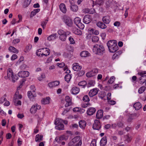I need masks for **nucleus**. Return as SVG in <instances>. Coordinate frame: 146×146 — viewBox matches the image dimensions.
I'll return each mask as SVG.
<instances>
[{"instance_id":"obj_1","label":"nucleus","mask_w":146,"mask_h":146,"mask_svg":"<svg viewBox=\"0 0 146 146\" xmlns=\"http://www.w3.org/2000/svg\"><path fill=\"white\" fill-rule=\"evenodd\" d=\"M7 76L5 77V78L8 79L13 82H15L18 79V77L15 75H14L12 69L10 68L8 69L7 71Z\"/></svg>"},{"instance_id":"obj_2","label":"nucleus","mask_w":146,"mask_h":146,"mask_svg":"<svg viewBox=\"0 0 146 146\" xmlns=\"http://www.w3.org/2000/svg\"><path fill=\"white\" fill-rule=\"evenodd\" d=\"M107 45L110 52H114L118 49V47L115 40H110L107 43Z\"/></svg>"},{"instance_id":"obj_3","label":"nucleus","mask_w":146,"mask_h":146,"mask_svg":"<svg viewBox=\"0 0 146 146\" xmlns=\"http://www.w3.org/2000/svg\"><path fill=\"white\" fill-rule=\"evenodd\" d=\"M50 53V49L47 48L39 49L36 52V55L40 57L47 56L49 55Z\"/></svg>"},{"instance_id":"obj_4","label":"nucleus","mask_w":146,"mask_h":146,"mask_svg":"<svg viewBox=\"0 0 146 146\" xmlns=\"http://www.w3.org/2000/svg\"><path fill=\"white\" fill-rule=\"evenodd\" d=\"M92 50L95 54L99 55H102L104 53V48L102 45L96 44L94 46Z\"/></svg>"},{"instance_id":"obj_5","label":"nucleus","mask_w":146,"mask_h":146,"mask_svg":"<svg viewBox=\"0 0 146 146\" xmlns=\"http://www.w3.org/2000/svg\"><path fill=\"white\" fill-rule=\"evenodd\" d=\"M58 35H59V38L62 41H64L66 40L67 36L70 34V32L69 31L65 32L62 30H59L58 31Z\"/></svg>"},{"instance_id":"obj_6","label":"nucleus","mask_w":146,"mask_h":146,"mask_svg":"<svg viewBox=\"0 0 146 146\" xmlns=\"http://www.w3.org/2000/svg\"><path fill=\"white\" fill-rule=\"evenodd\" d=\"M55 124L56 125V128L59 130L64 129V126L63 124V120L60 118L56 119L55 121Z\"/></svg>"},{"instance_id":"obj_7","label":"nucleus","mask_w":146,"mask_h":146,"mask_svg":"<svg viewBox=\"0 0 146 146\" xmlns=\"http://www.w3.org/2000/svg\"><path fill=\"white\" fill-rule=\"evenodd\" d=\"M79 141L77 144L78 146H80L82 144V141L80 140V137L79 136H76L73 139L68 143L69 146L73 145L76 142Z\"/></svg>"},{"instance_id":"obj_8","label":"nucleus","mask_w":146,"mask_h":146,"mask_svg":"<svg viewBox=\"0 0 146 146\" xmlns=\"http://www.w3.org/2000/svg\"><path fill=\"white\" fill-rule=\"evenodd\" d=\"M74 22L75 24L77 27L81 29H83L84 26L83 24L81 22V19L78 17L75 18L74 20Z\"/></svg>"},{"instance_id":"obj_9","label":"nucleus","mask_w":146,"mask_h":146,"mask_svg":"<svg viewBox=\"0 0 146 146\" xmlns=\"http://www.w3.org/2000/svg\"><path fill=\"white\" fill-rule=\"evenodd\" d=\"M41 106L37 104L33 105L30 109V112L32 114H35L38 110L41 109Z\"/></svg>"},{"instance_id":"obj_10","label":"nucleus","mask_w":146,"mask_h":146,"mask_svg":"<svg viewBox=\"0 0 146 146\" xmlns=\"http://www.w3.org/2000/svg\"><path fill=\"white\" fill-rule=\"evenodd\" d=\"M63 21L67 25L69 26H71L72 25V20L69 17L66 16L64 17Z\"/></svg>"},{"instance_id":"obj_11","label":"nucleus","mask_w":146,"mask_h":146,"mask_svg":"<svg viewBox=\"0 0 146 146\" xmlns=\"http://www.w3.org/2000/svg\"><path fill=\"white\" fill-rule=\"evenodd\" d=\"M99 89L95 88L91 90L89 92L88 95L90 97H92L96 95L98 92Z\"/></svg>"},{"instance_id":"obj_12","label":"nucleus","mask_w":146,"mask_h":146,"mask_svg":"<svg viewBox=\"0 0 146 146\" xmlns=\"http://www.w3.org/2000/svg\"><path fill=\"white\" fill-rule=\"evenodd\" d=\"M29 73L27 71H22L19 72L18 74V76L21 77H28Z\"/></svg>"},{"instance_id":"obj_13","label":"nucleus","mask_w":146,"mask_h":146,"mask_svg":"<svg viewBox=\"0 0 146 146\" xmlns=\"http://www.w3.org/2000/svg\"><path fill=\"white\" fill-rule=\"evenodd\" d=\"M101 127L100 123L99 120H96L93 124V128L94 129L99 130Z\"/></svg>"},{"instance_id":"obj_14","label":"nucleus","mask_w":146,"mask_h":146,"mask_svg":"<svg viewBox=\"0 0 146 146\" xmlns=\"http://www.w3.org/2000/svg\"><path fill=\"white\" fill-rule=\"evenodd\" d=\"M59 81H56L48 83V86L50 88H52L59 85Z\"/></svg>"},{"instance_id":"obj_15","label":"nucleus","mask_w":146,"mask_h":146,"mask_svg":"<svg viewBox=\"0 0 146 146\" xmlns=\"http://www.w3.org/2000/svg\"><path fill=\"white\" fill-rule=\"evenodd\" d=\"M72 69L75 71H78L82 68V66H80L79 64L77 63H74L72 65Z\"/></svg>"},{"instance_id":"obj_16","label":"nucleus","mask_w":146,"mask_h":146,"mask_svg":"<svg viewBox=\"0 0 146 146\" xmlns=\"http://www.w3.org/2000/svg\"><path fill=\"white\" fill-rule=\"evenodd\" d=\"M83 20V22L85 23L88 24L91 22V19L90 16L86 15L84 16Z\"/></svg>"},{"instance_id":"obj_17","label":"nucleus","mask_w":146,"mask_h":146,"mask_svg":"<svg viewBox=\"0 0 146 146\" xmlns=\"http://www.w3.org/2000/svg\"><path fill=\"white\" fill-rule=\"evenodd\" d=\"M96 111V110L94 108H90L88 110L87 113L88 115H93Z\"/></svg>"},{"instance_id":"obj_18","label":"nucleus","mask_w":146,"mask_h":146,"mask_svg":"<svg viewBox=\"0 0 146 146\" xmlns=\"http://www.w3.org/2000/svg\"><path fill=\"white\" fill-rule=\"evenodd\" d=\"M60 9L61 11L64 13H65L67 11V9L65 5L63 3H61L59 5Z\"/></svg>"},{"instance_id":"obj_19","label":"nucleus","mask_w":146,"mask_h":146,"mask_svg":"<svg viewBox=\"0 0 146 146\" xmlns=\"http://www.w3.org/2000/svg\"><path fill=\"white\" fill-rule=\"evenodd\" d=\"M68 139V137H66L65 135H63L59 137H56L55 140L58 142L62 141L64 140H66Z\"/></svg>"},{"instance_id":"obj_20","label":"nucleus","mask_w":146,"mask_h":146,"mask_svg":"<svg viewBox=\"0 0 146 146\" xmlns=\"http://www.w3.org/2000/svg\"><path fill=\"white\" fill-rule=\"evenodd\" d=\"M79 91L80 89L76 87H73L71 90L72 94H76L79 92Z\"/></svg>"},{"instance_id":"obj_21","label":"nucleus","mask_w":146,"mask_h":146,"mask_svg":"<svg viewBox=\"0 0 146 146\" xmlns=\"http://www.w3.org/2000/svg\"><path fill=\"white\" fill-rule=\"evenodd\" d=\"M50 98L49 97H47L41 100V103L43 104H48L50 103Z\"/></svg>"},{"instance_id":"obj_22","label":"nucleus","mask_w":146,"mask_h":146,"mask_svg":"<svg viewBox=\"0 0 146 146\" xmlns=\"http://www.w3.org/2000/svg\"><path fill=\"white\" fill-rule=\"evenodd\" d=\"M103 115V111L101 110H98L96 113V117L97 118L99 119L102 117Z\"/></svg>"},{"instance_id":"obj_23","label":"nucleus","mask_w":146,"mask_h":146,"mask_svg":"<svg viewBox=\"0 0 146 146\" xmlns=\"http://www.w3.org/2000/svg\"><path fill=\"white\" fill-rule=\"evenodd\" d=\"M102 21L105 23L108 24L110 21V17L108 16L104 17L102 18Z\"/></svg>"},{"instance_id":"obj_24","label":"nucleus","mask_w":146,"mask_h":146,"mask_svg":"<svg viewBox=\"0 0 146 146\" xmlns=\"http://www.w3.org/2000/svg\"><path fill=\"white\" fill-rule=\"evenodd\" d=\"M65 100L66 102L65 105L66 107L68 106L71 105V99L69 96H66L65 97Z\"/></svg>"},{"instance_id":"obj_25","label":"nucleus","mask_w":146,"mask_h":146,"mask_svg":"<svg viewBox=\"0 0 146 146\" xmlns=\"http://www.w3.org/2000/svg\"><path fill=\"white\" fill-rule=\"evenodd\" d=\"M79 124L80 127L82 129H84L86 125V122L84 120L80 121Z\"/></svg>"},{"instance_id":"obj_26","label":"nucleus","mask_w":146,"mask_h":146,"mask_svg":"<svg viewBox=\"0 0 146 146\" xmlns=\"http://www.w3.org/2000/svg\"><path fill=\"white\" fill-rule=\"evenodd\" d=\"M22 98V96L19 94V92L18 91H17L15 92L13 97V100H17L18 99H21Z\"/></svg>"},{"instance_id":"obj_27","label":"nucleus","mask_w":146,"mask_h":146,"mask_svg":"<svg viewBox=\"0 0 146 146\" xmlns=\"http://www.w3.org/2000/svg\"><path fill=\"white\" fill-rule=\"evenodd\" d=\"M107 143V138L106 137H104L102 138L100 141V145L101 146L105 145Z\"/></svg>"},{"instance_id":"obj_28","label":"nucleus","mask_w":146,"mask_h":146,"mask_svg":"<svg viewBox=\"0 0 146 146\" xmlns=\"http://www.w3.org/2000/svg\"><path fill=\"white\" fill-rule=\"evenodd\" d=\"M43 136L39 134L36 135L35 138V141L36 142H40L42 140Z\"/></svg>"},{"instance_id":"obj_29","label":"nucleus","mask_w":146,"mask_h":146,"mask_svg":"<svg viewBox=\"0 0 146 146\" xmlns=\"http://www.w3.org/2000/svg\"><path fill=\"white\" fill-rule=\"evenodd\" d=\"M40 9H34L31 12V14L30 15V17H33L37 13L40 11Z\"/></svg>"},{"instance_id":"obj_30","label":"nucleus","mask_w":146,"mask_h":146,"mask_svg":"<svg viewBox=\"0 0 146 146\" xmlns=\"http://www.w3.org/2000/svg\"><path fill=\"white\" fill-rule=\"evenodd\" d=\"M97 25L99 27L102 29H105L106 28V26L102 22H98L96 23Z\"/></svg>"},{"instance_id":"obj_31","label":"nucleus","mask_w":146,"mask_h":146,"mask_svg":"<svg viewBox=\"0 0 146 146\" xmlns=\"http://www.w3.org/2000/svg\"><path fill=\"white\" fill-rule=\"evenodd\" d=\"M56 38V34H54L51 35L47 37V39L49 41L53 40Z\"/></svg>"},{"instance_id":"obj_32","label":"nucleus","mask_w":146,"mask_h":146,"mask_svg":"<svg viewBox=\"0 0 146 146\" xmlns=\"http://www.w3.org/2000/svg\"><path fill=\"white\" fill-rule=\"evenodd\" d=\"M134 108L136 110H138L141 107V105L140 102H137L133 105Z\"/></svg>"},{"instance_id":"obj_33","label":"nucleus","mask_w":146,"mask_h":146,"mask_svg":"<svg viewBox=\"0 0 146 146\" xmlns=\"http://www.w3.org/2000/svg\"><path fill=\"white\" fill-rule=\"evenodd\" d=\"M121 51H119L115 53L113 56L112 59L113 60L117 59L119 56V55L120 54Z\"/></svg>"},{"instance_id":"obj_34","label":"nucleus","mask_w":146,"mask_h":146,"mask_svg":"<svg viewBox=\"0 0 146 146\" xmlns=\"http://www.w3.org/2000/svg\"><path fill=\"white\" fill-rule=\"evenodd\" d=\"M70 9L73 12H76L78 10V7L75 5H70Z\"/></svg>"},{"instance_id":"obj_35","label":"nucleus","mask_w":146,"mask_h":146,"mask_svg":"<svg viewBox=\"0 0 146 146\" xmlns=\"http://www.w3.org/2000/svg\"><path fill=\"white\" fill-rule=\"evenodd\" d=\"M32 0H25L23 5V7L25 8L27 7L30 4Z\"/></svg>"},{"instance_id":"obj_36","label":"nucleus","mask_w":146,"mask_h":146,"mask_svg":"<svg viewBox=\"0 0 146 146\" xmlns=\"http://www.w3.org/2000/svg\"><path fill=\"white\" fill-rule=\"evenodd\" d=\"M146 81V75L141 76L140 78V83L141 84H143Z\"/></svg>"},{"instance_id":"obj_37","label":"nucleus","mask_w":146,"mask_h":146,"mask_svg":"<svg viewBox=\"0 0 146 146\" xmlns=\"http://www.w3.org/2000/svg\"><path fill=\"white\" fill-rule=\"evenodd\" d=\"M9 50L14 53H17L19 52V50L11 46L9 48Z\"/></svg>"},{"instance_id":"obj_38","label":"nucleus","mask_w":146,"mask_h":146,"mask_svg":"<svg viewBox=\"0 0 146 146\" xmlns=\"http://www.w3.org/2000/svg\"><path fill=\"white\" fill-rule=\"evenodd\" d=\"M90 54L87 51H84L80 53V55L82 57H85L89 56Z\"/></svg>"},{"instance_id":"obj_39","label":"nucleus","mask_w":146,"mask_h":146,"mask_svg":"<svg viewBox=\"0 0 146 146\" xmlns=\"http://www.w3.org/2000/svg\"><path fill=\"white\" fill-rule=\"evenodd\" d=\"M113 2H111V0H110L106 1V7L107 8L110 7H112L113 5Z\"/></svg>"},{"instance_id":"obj_40","label":"nucleus","mask_w":146,"mask_h":146,"mask_svg":"<svg viewBox=\"0 0 146 146\" xmlns=\"http://www.w3.org/2000/svg\"><path fill=\"white\" fill-rule=\"evenodd\" d=\"M7 96L6 94H5L2 97L0 98V103L2 104L6 100V98Z\"/></svg>"},{"instance_id":"obj_41","label":"nucleus","mask_w":146,"mask_h":146,"mask_svg":"<svg viewBox=\"0 0 146 146\" xmlns=\"http://www.w3.org/2000/svg\"><path fill=\"white\" fill-rule=\"evenodd\" d=\"M125 140L128 142H130L132 139V137L131 136L127 135L125 136Z\"/></svg>"},{"instance_id":"obj_42","label":"nucleus","mask_w":146,"mask_h":146,"mask_svg":"<svg viewBox=\"0 0 146 146\" xmlns=\"http://www.w3.org/2000/svg\"><path fill=\"white\" fill-rule=\"evenodd\" d=\"M78 84L79 86H83V88H84L86 85L87 82L86 81H83L80 82Z\"/></svg>"},{"instance_id":"obj_43","label":"nucleus","mask_w":146,"mask_h":146,"mask_svg":"<svg viewBox=\"0 0 146 146\" xmlns=\"http://www.w3.org/2000/svg\"><path fill=\"white\" fill-rule=\"evenodd\" d=\"M115 78L114 76L111 77L108 81V84H112L115 81Z\"/></svg>"},{"instance_id":"obj_44","label":"nucleus","mask_w":146,"mask_h":146,"mask_svg":"<svg viewBox=\"0 0 146 146\" xmlns=\"http://www.w3.org/2000/svg\"><path fill=\"white\" fill-rule=\"evenodd\" d=\"M146 88L144 86H143L141 87L138 90V92L139 94H141L143 93L145 90Z\"/></svg>"},{"instance_id":"obj_45","label":"nucleus","mask_w":146,"mask_h":146,"mask_svg":"<svg viewBox=\"0 0 146 146\" xmlns=\"http://www.w3.org/2000/svg\"><path fill=\"white\" fill-rule=\"evenodd\" d=\"M27 95L29 98H31L35 96V95L32 93L31 91H29L27 93Z\"/></svg>"},{"instance_id":"obj_46","label":"nucleus","mask_w":146,"mask_h":146,"mask_svg":"<svg viewBox=\"0 0 146 146\" xmlns=\"http://www.w3.org/2000/svg\"><path fill=\"white\" fill-rule=\"evenodd\" d=\"M32 45L29 44L26 46L25 49V52H28L32 48Z\"/></svg>"},{"instance_id":"obj_47","label":"nucleus","mask_w":146,"mask_h":146,"mask_svg":"<svg viewBox=\"0 0 146 146\" xmlns=\"http://www.w3.org/2000/svg\"><path fill=\"white\" fill-rule=\"evenodd\" d=\"M47 22V20H45L42 22L41 23V26L43 29H44L46 25Z\"/></svg>"},{"instance_id":"obj_48","label":"nucleus","mask_w":146,"mask_h":146,"mask_svg":"<svg viewBox=\"0 0 146 146\" xmlns=\"http://www.w3.org/2000/svg\"><path fill=\"white\" fill-rule=\"evenodd\" d=\"M71 78V76L70 74H67L65 76V80L67 82L70 81Z\"/></svg>"},{"instance_id":"obj_49","label":"nucleus","mask_w":146,"mask_h":146,"mask_svg":"<svg viewBox=\"0 0 146 146\" xmlns=\"http://www.w3.org/2000/svg\"><path fill=\"white\" fill-rule=\"evenodd\" d=\"M91 106V104L89 102L85 103L82 104V106L83 108H86L87 107L89 106Z\"/></svg>"},{"instance_id":"obj_50","label":"nucleus","mask_w":146,"mask_h":146,"mask_svg":"<svg viewBox=\"0 0 146 146\" xmlns=\"http://www.w3.org/2000/svg\"><path fill=\"white\" fill-rule=\"evenodd\" d=\"M45 78V75L44 74H42L40 76L38 77V79L40 81H41L42 80L44 79Z\"/></svg>"},{"instance_id":"obj_51","label":"nucleus","mask_w":146,"mask_h":146,"mask_svg":"<svg viewBox=\"0 0 146 146\" xmlns=\"http://www.w3.org/2000/svg\"><path fill=\"white\" fill-rule=\"evenodd\" d=\"M94 76V74H93L92 71L87 72L86 74V76L88 77H91Z\"/></svg>"},{"instance_id":"obj_52","label":"nucleus","mask_w":146,"mask_h":146,"mask_svg":"<svg viewBox=\"0 0 146 146\" xmlns=\"http://www.w3.org/2000/svg\"><path fill=\"white\" fill-rule=\"evenodd\" d=\"M14 104L16 106L21 105V102L20 100L17 101V100H13Z\"/></svg>"},{"instance_id":"obj_53","label":"nucleus","mask_w":146,"mask_h":146,"mask_svg":"<svg viewBox=\"0 0 146 146\" xmlns=\"http://www.w3.org/2000/svg\"><path fill=\"white\" fill-rule=\"evenodd\" d=\"M74 33L77 35H81L82 34V32L81 31L78 29H75V30L74 31Z\"/></svg>"},{"instance_id":"obj_54","label":"nucleus","mask_w":146,"mask_h":146,"mask_svg":"<svg viewBox=\"0 0 146 146\" xmlns=\"http://www.w3.org/2000/svg\"><path fill=\"white\" fill-rule=\"evenodd\" d=\"M104 1V0H96L95 3L101 5L103 4Z\"/></svg>"},{"instance_id":"obj_55","label":"nucleus","mask_w":146,"mask_h":146,"mask_svg":"<svg viewBox=\"0 0 146 146\" xmlns=\"http://www.w3.org/2000/svg\"><path fill=\"white\" fill-rule=\"evenodd\" d=\"M83 100L85 102H89L90 99L88 96L87 95L84 96L83 97Z\"/></svg>"},{"instance_id":"obj_56","label":"nucleus","mask_w":146,"mask_h":146,"mask_svg":"<svg viewBox=\"0 0 146 146\" xmlns=\"http://www.w3.org/2000/svg\"><path fill=\"white\" fill-rule=\"evenodd\" d=\"M99 40V38L97 36H94L92 38V41L93 42H97Z\"/></svg>"},{"instance_id":"obj_57","label":"nucleus","mask_w":146,"mask_h":146,"mask_svg":"<svg viewBox=\"0 0 146 146\" xmlns=\"http://www.w3.org/2000/svg\"><path fill=\"white\" fill-rule=\"evenodd\" d=\"M91 146H96V139L93 140L90 144Z\"/></svg>"},{"instance_id":"obj_58","label":"nucleus","mask_w":146,"mask_h":146,"mask_svg":"<svg viewBox=\"0 0 146 146\" xmlns=\"http://www.w3.org/2000/svg\"><path fill=\"white\" fill-rule=\"evenodd\" d=\"M95 84V82L93 80H90L88 83V84L89 85V86H93Z\"/></svg>"},{"instance_id":"obj_59","label":"nucleus","mask_w":146,"mask_h":146,"mask_svg":"<svg viewBox=\"0 0 146 146\" xmlns=\"http://www.w3.org/2000/svg\"><path fill=\"white\" fill-rule=\"evenodd\" d=\"M87 12L90 14H93L95 12V11L94 9H88Z\"/></svg>"},{"instance_id":"obj_60","label":"nucleus","mask_w":146,"mask_h":146,"mask_svg":"<svg viewBox=\"0 0 146 146\" xmlns=\"http://www.w3.org/2000/svg\"><path fill=\"white\" fill-rule=\"evenodd\" d=\"M85 74V72L84 70H81L78 73V75L79 76H82Z\"/></svg>"},{"instance_id":"obj_61","label":"nucleus","mask_w":146,"mask_h":146,"mask_svg":"<svg viewBox=\"0 0 146 146\" xmlns=\"http://www.w3.org/2000/svg\"><path fill=\"white\" fill-rule=\"evenodd\" d=\"M27 67V66L25 64H23L20 67V68L21 69H25Z\"/></svg>"},{"instance_id":"obj_62","label":"nucleus","mask_w":146,"mask_h":146,"mask_svg":"<svg viewBox=\"0 0 146 146\" xmlns=\"http://www.w3.org/2000/svg\"><path fill=\"white\" fill-rule=\"evenodd\" d=\"M146 74V71H142L138 73V74L141 76H143V75Z\"/></svg>"},{"instance_id":"obj_63","label":"nucleus","mask_w":146,"mask_h":146,"mask_svg":"<svg viewBox=\"0 0 146 146\" xmlns=\"http://www.w3.org/2000/svg\"><path fill=\"white\" fill-rule=\"evenodd\" d=\"M69 40L71 44H74L75 43L74 40L72 36H70L69 37Z\"/></svg>"},{"instance_id":"obj_64","label":"nucleus","mask_w":146,"mask_h":146,"mask_svg":"<svg viewBox=\"0 0 146 146\" xmlns=\"http://www.w3.org/2000/svg\"><path fill=\"white\" fill-rule=\"evenodd\" d=\"M57 65L59 67L61 68L65 66V64L64 63L62 62L60 63H58L57 64Z\"/></svg>"}]
</instances>
